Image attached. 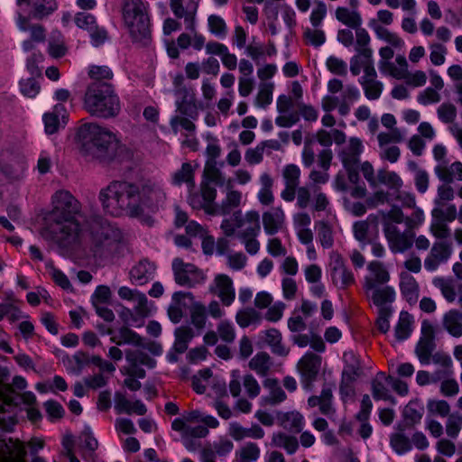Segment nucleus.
Listing matches in <instances>:
<instances>
[{
    "instance_id": "54",
    "label": "nucleus",
    "mask_w": 462,
    "mask_h": 462,
    "mask_svg": "<svg viewBox=\"0 0 462 462\" xmlns=\"http://www.w3.org/2000/svg\"><path fill=\"white\" fill-rule=\"evenodd\" d=\"M176 111L180 116L189 117L196 120L199 116V111L194 102L189 99L176 100Z\"/></svg>"
},
{
    "instance_id": "3",
    "label": "nucleus",
    "mask_w": 462,
    "mask_h": 462,
    "mask_svg": "<svg viewBox=\"0 0 462 462\" xmlns=\"http://www.w3.org/2000/svg\"><path fill=\"white\" fill-rule=\"evenodd\" d=\"M84 150L102 160H113L124 149L116 135L106 128L97 124H85L79 131Z\"/></svg>"
},
{
    "instance_id": "20",
    "label": "nucleus",
    "mask_w": 462,
    "mask_h": 462,
    "mask_svg": "<svg viewBox=\"0 0 462 462\" xmlns=\"http://www.w3.org/2000/svg\"><path fill=\"white\" fill-rule=\"evenodd\" d=\"M27 5L31 7L29 17L36 20L48 17L58 8L56 0H30Z\"/></svg>"
},
{
    "instance_id": "16",
    "label": "nucleus",
    "mask_w": 462,
    "mask_h": 462,
    "mask_svg": "<svg viewBox=\"0 0 462 462\" xmlns=\"http://www.w3.org/2000/svg\"><path fill=\"white\" fill-rule=\"evenodd\" d=\"M310 408L319 407V412L325 416L334 415L336 410L333 406V387L325 383L319 395H312L308 399Z\"/></svg>"
},
{
    "instance_id": "12",
    "label": "nucleus",
    "mask_w": 462,
    "mask_h": 462,
    "mask_svg": "<svg viewBox=\"0 0 462 462\" xmlns=\"http://www.w3.org/2000/svg\"><path fill=\"white\" fill-rule=\"evenodd\" d=\"M332 282L339 289H346L355 282L354 274L346 267L343 257L333 254L330 258Z\"/></svg>"
},
{
    "instance_id": "25",
    "label": "nucleus",
    "mask_w": 462,
    "mask_h": 462,
    "mask_svg": "<svg viewBox=\"0 0 462 462\" xmlns=\"http://www.w3.org/2000/svg\"><path fill=\"white\" fill-rule=\"evenodd\" d=\"M422 415V407H420L417 403H408L403 410L404 421L398 425V430L404 431L407 428H411L415 424H418L420 421Z\"/></svg>"
},
{
    "instance_id": "50",
    "label": "nucleus",
    "mask_w": 462,
    "mask_h": 462,
    "mask_svg": "<svg viewBox=\"0 0 462 462\" xmlns=\"http://www.w3.org/2000/svg\"><path fill=\"white\" fill-rule=\"evenodd\" d=\"M244 226V217L241 210L235 211L230 218H225L221 223V229L226 236L235 234L236 228Z\"/></svg>"
},
{
    "instance_id": "7",
    "label": "nucleus",
    "mask_w": 462,
    "mask_h": 462,
    "mask_svg": "<svg viewBox=\"0 0 462 462\" xmlns=\"http://www.w3.org/2000/svg\"><path fill=\"white\" fill-rule=\"evenodd\" d=\"M140 216L144 208L156 211L162 208L166 199V194L162 187L151 180H139Z\"/></svg>"
},
{
    "instance_id": "55",
    "label": "nucleus",
    "mask_w": 462,
    "mask_h": 462,
    "mask_svg": "<svg viewBox=\"0 0 462 462\" xmlns=\"http://www.w3.org/2000/svg\"><path fill=\"white\" fill-rule=\"evenodd\" d=\"M395 337L399 341L407 339L411 332L410 316L407 312H402L394 329Z\"/></svg>"
},
{
    "instance_id": "2",
    "label": "nucleus",
    "mask_w": 462,
    "mask_h": 462,
    "mask_svg": "<svg viewBox=\"0 0 462 462\" xmlns=\"http://www.w3.org/2000/svg\"><path fill=\"white\" fill-rule=\"evenodd\" d=\"M139 181L114 180L99 192V200L106 213L118 217L126 214L140 216Z\"/></svg>"
},
{
    "instance_id": "39",
    "label": "nucleus",
    "mask_w": 462,
    "mask_h": 462,
    "mask_svg": "<svg viewBox=\"0 0 462 462\" xmlns=\"http://www.w3.org/2000/svg\"><path fill=\"white\" fill-rule=\"evenodd\" d=\"M371 299L374 305L379 309L388 308L385 306L387 303H391L394 300L395 291L392 287L385 286L383 288H375L371 291Z\"/></svg>"
},
{
    "instance_id": "33",
    "label": "nucleus",
    "mask_w": 462,
    "mask_h": 462,
    "mask_svg": "<svg viewBox=\"0 0 462 462\" xmlns=\"http://www.w3.org/2000/svg\"><path fill=\"white\" fill-rule=\"evenodd\" d=\"M174 336L175 342L172 349L179 354H182L188 349V344L193 338L194 332L191 328L181 326L175 329Z\"/></svg>"
},
{
    "instance_id": "27",
    "label": "nucleus",
    "mask_w": 462,
    "mask_h": 462,
    "mask_svg": "<svg viewBox=\"0 0 462 462\" xmlns=\"http://www.w3.org/2000/svg\"><path fill=\"white\" fill-rule=\"evenodd\" d=\"M336 19L349 28H356L362 25L361 14L357 10H349L346 7L339 6L335 12Z\"/></svg>"
},
{
    "instance_id": "15",
    "label": "nucleus",
    "mask_w": 462,
    "mask_h": 462,
    "mask_svg": "<svg viewBox=\"0 0 462 462\" xmlns=\"http://www.w3.org/2000/svg\"><path fill=\"white\" fill-rule=\"evenodd\" d=\"M300 177V170L295 164L285 166L282 171V178L284 180L285 188L281 193V197L287 202L294 200L296 189L299 188Z\"/></svg>"
},
{
    "instance_id": "26",
    "label": "nucleus",
    "mask_w": 462,
    "mask_h": 462,
    "mask_svg": "<svg viewBox=\"0 0 462 462\" xmlns=\"http://www.w3.org/2000/svg\"><path fill=\"white\" fill-rule=\"evenodd\" d=\"M435 173L438 178L447 184L453 182L456 179L462 181V162H455L449 167L446 165H438L435 168Z\"/></svg>"
},
{
    "instance_id": "6",
    "label": "nucleus",
    "mask_w": 462,
    "mask_h": 462,
    "mask_svg": "<svg viewBox=\"0 0 462 462\" xmlns=\"http://www.w3.org/2000/svg\"><path fill=\"white\" fill-rule=\"evenodd\" d=\"M363 152V144L360 139L352 137L348 146L339 154L344 169L346 171L350 183L356 184L360 181L359 165L360 154Z\"/></svg>"
},
{
    "instance_id": "1",
    "label": "nucleus",
    "mask_w": 462,
    "mask_h": 462,
    "mask_svg": "<svg viewBox=\"0 0 462 462\" xmlns=\"http://www.w3.org/2000/svg\"><path fill=\"white\" fill-rule=\"evenodd\" d=\"M52 205L46 219L58 226L55 231L60 233L58 237L60 243L64 245L74 243L79 233L86 230L90 237L89 249L95 258L102 259L111 254L120 238L117 228L98 216L88 218L82 227L79 221L80 204L69 191H57L52 197Z\"/></svg>"
},
{
    "instance_id": "24",
    "label": "nucleus",
    "mask_w": 462,
    "mask_h": 462,
    "mask_svg": "<svg viewBox=\"0 0 462 462\" xmlns=\"http://www.w3.org/2000/svg\"><path fill=\"white\" fill-rule=\"evenodd\" d=\"M443 328L452 337H462V312L450 310L443 315L441 321Z\"/></svg>"
},
{
    "instance_id": "42",
    "label": "nucleus",
    "mask_w": 462,
    "mask_h": 462,
    "mask_svg": "<svg viewBox=\"0 0 462 462\" xmlns=\"http://www.w3.org/2000/svg\"><path fill=\"white\" fill-rule=\"evenodd\" d=\"M111 341L116 345L131 344L136 346H143L142 337L127 327L120 328L118 335L112 337Z\"/></svg>"
},
{
    "instance_id": "8",
    "label": "nucleus",
    "mask_w": 462,
    "mask_h": 462,
    "mask_svg": "<svg viewBox=\"0 0 462 462\" xmlns=\"http://www.w3.org/2000/svg\"><path fill=\"white\" fill-rule=\"evenodd\" d=\"M383 233L393 254L404 253L413 245L415 233L411 229L406 228L402 232L395 225L384 222Z\"/></svg>"
},
{
    "instance_id": "51",
    "label": "nucleus",
    "mask_w": 462,
    "mask_h": 462,
    "mask_svg": "<svg viewBox=\"0 0 462 462\" xmlns=\"http://www.w3.org/2000/svg\"><path fill=\"white\" fill-rule=\"evenodd\" d=\"M377 184H384L392 189L398 190L402 186V180L394 171L379 170L377 171Z\"/></svg>"
},
{
    "instance_id": "60",
    "label": "nucleus",
    "mask_w": 462,
    "mask_h": 462,
    "mask_svg": "<svg viewBox=\"0 0 462 462\" xmlns=\"http://www.w3.org/2000/svg\"><path fill=\"white\" fill-rule=\"evenodd\" d=\"M170 125L175 134L178 133L180 127L186 130L189 134L194 133L196 130V125L192 122V119L186 116H180L179 115L173 116L171 118Z\"/></svg>"
},
{
    "instance_id": "46",
    "label": "nucleus",
    "mask_w": 462,
    "mask_h": 462,
    "mask_svg": "<svg viewBox=\"0 0 462 462\" xmlns=\"http://www.w3.org/2000/svg\"><path fill=\"white\" fill-rule=\"evenodd\" d=\"M362 55L365 58L366 61L364 64V76H362L358 81L360 84L369 83L373 81H377L376 77L377 73L374 69V60H373V51L372 50H364L362 51Z\"/></svg>"
},
{
    "instance_id": "37",
    "label": "nucleus",
    "mask_w": 462,
    "mask_h": 462,
    "mask_svg": "<svg viewBox=\"0 0 462 462\" xmlns=\"http://www.w3.org/2000/svg\"><path fill=\"white\" fill-rule=\"evenodd\" d=\"M263 386L270 390L269 396L264 398L266 403L275 405L286 400L287 395L276 379L268 378L264 380Z\"/></svg>"
},
{
    "instance_id": "63",
    "label": "nucleus",
    "mask_w": 462,
    "mask_h": 462,
    "mask_svg": "<svg viewBox=\"0 0 462 462\" xmlns=\"http://www.w3.org/2000/svg\"><path fill=\"white\" fill-rule=\"evenodd\" d=\"M318 237L324 248H330L333 245L332 230L328 223L323 221L318 223Z\"/></svg>"
},
{
    "instance_id": "28",
    "label": "nucleus",
    "mask_w": 462,
    "mask_h": 462,
    "mask_svg": "<svg viewBox=\"0 0 462 462\" xmlns=\"http://www.w3.org/2000/svg\"><path fill=\"white\" fill-rule=\"evenodd\" d=\"M27 387V382L24 377L21 375H15L11 384H5L2 387L0 392L1 397L4 402L7 404H17L14 401L15 393L14 389L16 390H24Z\"/></svg>"
},
{
    "instance_id": "19",
    "label": "nucleus",
    "mask_w": 462,
    "mask_h": 462,
    "mask_svg": "<svg viewBox=\"0 0 462 462\" xmlns=\"http://www.w3.org/2000/svg\"><path fill=\"white\" fill-rule=\"evenodd\" d=\"M156 266L147 259L141 260L130 271V279L133 282L143 285L153 278Z\"/></svg>"
},
{
    "instance_id": "52",
    "label": "nucleus",
    "mask_w": 462,
    "mask_h": 462,
    "mask_svg": "<svg viewBox=\"0 0 462 462\" xmlns=\"http://www.w3.org/2000/svg\"><path fill=\"white\" fill-rule=\"evenodd\" d=\"M433 284L441 291L443 297L448 302H453L456 300V288L451 279L436 277L433 279Z\"/></svg>"
},
{
    "instance_id": "57",
    "label": "nucleus",
    "mask_w": 462,
    "mask_h": 462,
    "mask_svg": "<svg viewBox=\"0 0 462 462\" xmlns=\"http://www.w3.org/2000/svg\"><path fill=\"white\" fill-rule=\"evenodd\" d=\"M209 32L219 37L224 38L227 34V26L222 17L217 14H211L208 18Z\"/></svg>"
},
{
    "instance_id": "31",
    "label": "nucleus",
    "mask_w": 462,
    "mask_h": 462,
    "mask_svg": "<svg viewBox=\"0 0 462 462\" xmlns=\"http://www.w3.org/2000/svg\"><path fill=\"white\" fill-rule=\"evenodd\" d=\"M264 342L271 347L272 352L277 356H286L289 354V349L282 344V334L276 328L264 331Z\"/></svg>"
},
{
    "instance_id": "44",
    "label": "nucleus",
    "mask_w": 462,
    "mask_h": 462,
    "mask_svg": "<svg viewBox=\"0 0 462 462\" xmlns=\"http://www.w3.org/2000/svg\"><path fill=\"white\" fill-rule=\"evenodd\" d=\"M249 367L259 375L265 376L271 367V357L265 352L257 353L249 362Z\"/></svg>"
},
{
    "instance_id": "49",
    "label": "nucleus",
    "mask_w": 462,
    "mask_h": 462,
    "mask_svg": "<svg viewBox=\"0 0 462 462\" xmlns=\"http://www.w3.org/2000/svg\"><path fill=\"white\" fill-rule=\"evenodd\" d=\"M79 448L88 452L89 456L98 448V442L88 426H86L79 436Z\"/></svg>"
},
{
    "instance_id": "48",
    "label": "nucleus",
    "mask_w": 462,
    "mask_h": 462,
    "mask_svg": "<svg viewBox=\"0 0 462 462\" xmlns=\"http://www.w3.org/2000/svg\"><path fill=\"white\" fill-rule=\"evenodd\" d=\"M261 315L253 308L240 310L236 315V321L241 328H246L251 324L259 323Z\"/></svg>"
},
{
    "instance_id": "43",
    "label": "nucleus",
    "mask_w": 462,
    "mask_h": 462,
    "mask_svg": "<svg viewBox=\"0 0 462 462\" xmlns=\"http://www.w3.org/2000/svg\"><path fill=\"white\" fill-rule=\"evenodd\" d=\"M370 26L374 29L376 36L379 39L396 48L402 47L403 45V41L396 33L392 32L387 28L377 24L375 21H371Z\"/></svg>"
},
{
    "instance_id": "30",
    "label": "nucleus",
    "mask_w": 462,
    "mask_h": 462,
    "mask_svg": "<svg viewBox=\"0 0 462 462\" xmlns=\"http://www.w3.org/2000/svg\"><path fill=\"white\" fill-rule=\"evenodd\" d=\"M400 289L402 296L409 302L417 300L419 286L415 278L408 273H401Z\"/></svg>"
},
{
    "instance_id": "41",
    "label": "nucleus",
    "mask_w": 462,
    "mask_h": 462,
    "mask_svg": "<svg viewBox=\"0 0 462 462\" xmlns=\"http://www.w3.org/2000/svg\"><path fill=\"white\" fill-rule=\"evenodd\" d=\"M63 112H65L64 106L59 104L54 106L52 112L44 114L43 122L46 134H52L59 130L60 126V116Z\"/></svg>"
},
{
    "instance_id": "18",
    "label": "nucleus",
    "mask_w": 462,
    "mask_h": 462,
    "mask_svg": "<svg viewBox=\"0 0 462 462\" xmlns=\"http://www.w3.org/2000/svg\"><path fill=\"white\" fill-rule=\"evenodd\" d=\"M241 198V192L230 190L220 205H208L206 208V213L208 215H228L234 208L240 205Z\"/></svg>"
},
{
    "instance_id": "10",
    "label": "nucleus",
    "mask_w": 462,
    "mask_h": 462,
    "mask_svg": "<svg viewBox=\"0 0 462 462\" xmlns=\"http://www.w3.org/2000/svg\"><path fill=\"white\" fill-rule=\"evenodd\" d=\"M322 364L320 356L307 352L298 362L297 370L300 374V383L305 390L311 391L317 380Z\"/></svg>"
},
{
    "instance_id": "9",
    "label": "nucleus",
    "mask_w": 462,
    "mask_h": 462,
    "mask_svg": "<svg viewBox=\"0 0 462 462\" xmlns=\"http://www.w3.org/2000/svg\"><path fill=\"white\" fill-rule=\"evenodd\" d=\"M172 271L175 282L180 286L192 288L206 280V275L201 270L194 264L184 263L180 258L172 261Z\"/></svg>"
},
{
    "instance_id": "38",
    "label": "nucleus",
    "mask_w": 462,
    "mask_h": 462,
    "mask_svg": "<svg viewBox=\"0 0 462 462\" xmlns=\"http://www.w3.org/2000/svg\"><path fill=\"white\" fill-rule=\"evenodd\" d=\"M436 348L435 340L428 338H420L415 347V354L420 364L429 365L433 351Z\"/></svg>"
},
{
    "instance_id": "61",
    "label": "nucleus",
    "mask_w": 462,
    "mask_h": 462,
    "mask_svg": "<svg viewBox=\"0 0 462 462\" xmlns=\"http://www.w3.org/2000/svg\"><path fill=\"white\" fill-rule=\"evenodd\" d=\"M217 333L224 342L230 344L235 341L236 330L228 320H221L217 326Z\"/></svg>"
},
{
    "instance_id": "11",
    "label": "nucleus",
    "mask_w": 462,
    "mask_h": 462,
    "mask_svg": "<svg viewBox=\"0 0 462 462\" xmlns=\"http://www.w3.org/2000/svg\"><path fill=\"white\" fill-rule=\"evenodd\" d=\"M452 252L451 244L445 241L435 242L424 259V268L429 272L436 271L439 265L448 261Z\"/></svg>"
},
{
    "instance_id": "35",
    "label": "nucleus",
    "mask_w": 462,
    "mask_h": 462,
    "mask_svg": "<svg viewBox=\"0 0 462 462\" xmlns=\"http://www.w3.org/2000/svg\"><path fill=\"white\" fill-rule=\"evenodd\" d=\"M376 220V217L370 215L366 220L355 222L353 225V233L355 238L361 244V247L364 248L366 245L371 243L370 238V223L371 219Z\"/></svg>"
},
{
    "instance_id": "17",
    "label": "nucleus",
    "mask_w": 462,
    "mask_h": 462,
    "mask_svg": "<svg viewBox=\"0 0 462 462\" xmlns=\"http://www.w3.org/2000/svg\"><path fill=\"white\" fill-rule=\"evenodd\" d=\"M194 296L191 292L177 291L172 295V301L168 308V316L171 322L179 323L183 317V309L188 307L189 302H192Z\"/></svg>"
},
{
    "instance_id": "23",
    "label": "nucleus",
    "mask_w": 462,
    "mask_h": 462,
    "mask_svg": "<svg viewBox=\"0 0 462 462\" xmlns=\"http://www.w3.org/2000/svg\"><path fill=\"white\" fill-rule=\"evenodd\" d=\"M284 213L281 208H273L263 214V225L267 235L276 234L282 226Z\"/></svg>"
},
{
    "instance_id": "53",
    "label": "nucleus",
    "mask_w": 462,
    "mask_h": 462,
    "mask_svg": "<svg viewBox=\"0 0 462 462\" xmlns=\"http://www.w3.org/2000/svg\"><path fill=\"white\" fill-rule=\"evenodd\" d=\"M192 304L190 310V319L192 324L198 328L201 329L206 325L207 320V310L205 306L199 302H190Z\"/></svg>"
},
{
    "instance_id": "59",
    "label": "nucleus",
    "mask_w": 462,
    "mask_h": 462,
    "mask_svg": "<svg viewBox=\"0 0 462 462\" xmlns=\"http://www.w3.org/2000/svg\"><path fill=\"white\" fill-rule=\"evenodd\" d=\"M204 176L208 182H214L217 185H224L225 178L217 167V162H207L204 168Z\"/></svg>"
},
{
    "instance_id": "47",
    "label": "nucleus",
    "mask_w": 462,
    "mask_h": 462,
    "mask_svg": "<svg viewBox=\"0 0 462 462\" xmlns=\"http://www.w3.org/2000/svg\"><path fill=\"white\" fill-rule=\"evenodd\" d=\"M273 444L276 447L283 448L288 454L295 453L299 448V442L295 437L288 436L282 432L273 435Z\"/></svg>"
},
{
    "instance_id": "40",
    "label": "nucleus",
    "mask_w": 462,
    "mask_h": 462,
    "mask_svg": "<svg viewBox=\"0 0 462 462\" xmlns=\"http://www.w3.org/2000/svg\"><path fill=\"white\" fill-rule=\"evenodd\" d=\"M172 183L177 186L186 183L189 188H194V171L189 162L182 163L181 168L174 172Z\"/></svg>"
},
{
    "instance_id": "29",
    "label": "nucleus",
    "mask_w": 462,
    "mask_h": 462,
    "mask_svg": "<svg viewBox=\"0 0 462 462\" xmlns=\"http://www.w3.org/2000/svg\"><path fill=\"white\" fill-rule=\"evenodd\" d=\"M17 302L18 300L14 297L13 294H11L8 296L5 301L0 303V311L3 318L7 317L11 323L18 321L23 318H27V316L24 315L20 308L16 305Z\"/></svg>"
},
{
    "instance_id": "21",
    "label": "nucleus",
    "mask_w": 462,
    "mask_h": 462,
    "mask_svg": "<svg viewBox=\"0 0 462 462\" xmlns=\"http://www.w3.org/2000/svg\"><path fill=\"white\" fill-rule=\"evenodd\" d=\"M277 420L283 429L292 433H300L304 426V417L297 411L279 412Z\"/></svg>"
},
{
    "instance_id": "34",
    "label": "nucleus",
    "mask_w": 462,
    "mask_h": 462,
    "mask_svg": "<svg viewBox=\"0 0 462 462\" xmlns=\"http://www.w3.org/2000/svg\"><path fill=\"white\" fill-rule=\"evenodd\" d=\"M383 373H378L376 377L372 381V395L374 400L389 401L395 404V398L390 394L388 388L383 384V380L385 379Z\"/></svg>"
},
{
    "instance_id": "45",
    "label": "nucleus",
    "mask_w": 462,
    "mask_h": 462,
    "mask_svg": "<svg viewBox=\"0 0 462 462\" xmlns=\"http://www.w3.org/2000/svg\"><path fill=\"white\" fill-rule=\"evenodd\" d=\"M262 188L258 193V199L263 205H270L273 202L274 197L272 191L273 184V179L267 173H263L260 177Z\"/></svg>"
},
{
    "instance_id": "5",
    "label": "nucleus",
    "mask_w": 462,
    "mask_h": 462,
    "mask_svg": "<svg viewBox=\"0 0 462 462\" xmlns=\"http://www.w3.org/2000/svg\"><path fill=\"white\" fill-rule=\"evenodd\" d=\"M122 15L133 43L141 47L152 42L151 22L147 5L142 0H125Z\"/></svg>"
},
{
    "instance_id": "64",
    "label": "nucleus",
    "mask_w": 462,
    "mask_h": 462,
    "mask_svg": "<svg viewBox=\"0 0 462 462\" xmlns=\"http://www.w3.org/2000/svg\"><path fill=\"white\" fill-rule=\"evenodd\" d=\"M462 428V416L457 412L451 413L447 420L446 432L450 438H457Z\"/></svg>"
},
{
    "instance_id": "56",
    "label": "nucleus",
    "mask_w": 462,
    "mask_h": 462,
    "mask_svg": "<svg viewBox=\"0 0 462 462\" xmlns=\"http://www.w3.org/2000/svg\"><path fill=\"white\" fill-rule=\"evenodd\" d=\"M390 444L398 454H403L411 448L410 439L400 430L391 436Z\"/></svg>"
},
{
    "instance_id": "62",
    "label": "nucleus",
    "mask_w": 462,
    "mask_h": 462,
    "mask_svg": "<svg viewBox=\"0 0 462 462\" xmlns=\"http://www.w3.org/2000/svg\"><path fill=\"white\" fill-rule=\"evenodd\" d=\"M439 119L444 124H451L457 118V108L451 103H442L437 109Z\"/></svg>"
},
{
    "instance_id": "36",
    "label": "nucleus",
    "mask_w": 462,
    "mask_h": 462,
    "mask_svg": "<svg viewBox=\"0 0 462 462\" xmlns=\"http://www.w3.org/2000/svg\"><path fill=\"white\" fill-rule=\"evenodd\" d=\"M125 359L132 367L142 365L148 368H153L156 365V361L141 350H127L125 352Z\"/></svg>"
},
{
    "instance_id": "22",
    "label": "nucleus",
    "mask_w": 462,
    "mask_h": 462,
    "mask_svg": "<svg viewBox=\"0 0 462 462\" xmlns=\"http://www.w3.org/2000/svg\"><path fill=\"white\" fill-rule=\"evenodd\" d=\"M216 292L225 306H230L235 300L236 293L232 280L226 274H218L215 278Z\"/></svg>"
},
{
    "instance_id": "4",
    "label": "nucleus",
    "mask_w": 462,
    "mask_h": 462,
    "mask_svg": "<svg viewBox=\"0 0 462 462\" xmlns=\"http://www.w3.org/2000/svg\"><path fill=\"white\" fill-rule=\"evenodd\" d=\"M83 106L91 116L105 119L116 116L121 110L114 86L107 81H93L88 86Z\"/></svg>"
},
{
    "instance_id": "14",
    "label": "nucleus",
    "mask_w": 462,
    "mask_h": 462,
    "mask_svg": "<svg viewBox=\"0 0 462 462\" xmlns=\"http://www.w3.org/2000/svg\"><path fill=\"white\" fill-rule=\"evenodd\" d=\"M369 274L365 277L364 289L366 292L385 284L390 280V274L384 264L379 261H372L367 265Z\"/></svg>"
},
{
    "instance_id": "32",
    "label": "nucleus",
    "mask_w": 462,
    "mask_h": 462,
    "mask_svg": "<svg viewBox=\"0 0 462 462\" xmlns=\"http://www.w3.org/2000/svg\"><path fill=\"white\" fill-rule=\"evenodd\" d=\"M260 216L256 211H249L244 217V226L246 224V227L245 230L238 234V237L241 239H245L251 236H257L260 232Z\"/></svg>"
},
{
    "instance_id": "13",
    "label": "nucleus",
    "mask_w": 462,
    "mask_h": 462,
    "mask_svg": "<svg viewBox=\"0 0 462 462\" xmlns=\"http://www.w3.org/2000/svg\"><path fill=\"white\" fill-rule=\"evenodd\" d=\"M27 451L19 439H5L0 436V462H25Z\"/></svg>"
},
{
    "instance_id": "58",
    "label": "nucleus",
    "mask_w": 462,
    "mask_h": 462,
    "mask_svg": "<svg viewBox=\"0 0 462 462\" xmlns=\"http://www.w3.org/2000/svg\"><path fill=\"white\" fill-rule=\"evenodd\" d=\"M274 85L272 82L263 83L260 85V89L257 94L255 104L261 107H266L273 101V91Z\"/></svg>"
}]
</instances>
